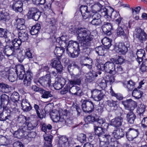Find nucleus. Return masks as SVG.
Returning <instances> with one entry per match:
<instances>
[{"instance_id": "obj_50", "label": "nucleus", "mask_w": 147, "mask_h": 147, "mask_svg": "<svg viewBox=\"0 0 147 147\" xmlns=\"http://www.w3.org/2000/svg\"><path fill=\"white\" fill-rule=\"evenodd\" d=\"M102 7V5L99 3L94 5L92 6L93 10L95 12L100 11Z\"/></svg>"}, {"instance_id": "obj_17", "label": "nucleus", "mask_w": 147, "mask_h": 147, "mask_svg": "<svg viewBox=\"0 0 147 147\" xmlns=\"http://www.w3.org/2000/svg\"><path fill=\"white\" fill-rule=\"evenodd\" d=\"M15 25L17 30L18 31L26 29V27L25 25V21L22 18H17L15 19Z\"/></svg>"}, {"instance_id": "obj_11", "label": "nucleus", "mask_w": 147, "mask_h": 147, "mask_svg": "<svg viewBox=\"0 0 147 147\" xmlns=\"http://www.w3.org/2000/svg\"><path fill=\"white\" fill-rule=\"evenodd\" d=\"M139 132L138 129L130 128L126 133V136L129 141H132L138 135Z\"/></svg>"}, {"instance_id": "obj_44", "label": "nucleus", "mask_w": 147, "mask_h": 147, "mask_svg": "<svg viewBox=\"0 0 147 147\" xmlns=\"http://www.w3.org/2000/svg\"><path fill=\"white\" fill-rule=\"evenodd\" d=\"M143 94V93L140 90L137 89V88H135L133 91L132 95L138 98H140Z\"/></svg>"}, {"instance_id": "obj_12", "label": "nucleus", "mask_w": 147, "mask_h": 147, "mask_svg": "<svg viewBox=\"0 0 147 147\" xmlns=\"http://www.w3.org/2000/svg\"><path fill=\"white\" fill-rule=\"evenodd\" d=\"M1 104V108H2L4 110H7L9 106V97L6 94H2L0 96Z\"/></svg>"}, {"instance_id": "obj_25", "label": "nucleus", "mask_w": 147, "mask_h": 147, "mask_svg": "<svg viewBox=\"0 0 147 147\" xmlns=\"http://www.w3.org/2000/svg\"><path fill=\"white\" fill-rule=\"evenodd\" d=\"M80 11L83 18L86 19L90 17V11H88L87 6H81L80 8Z\"/></svg>"}, {"instance_id": "obj_20", "label": "nucleus", "mask_w": 147, "mask_h": 147, "mask_svg": "<svg viewBox=\"0 0 147 147\" xmlns=\"http://www.w3.org/2000/svg\"><path fill=\"white\" fill-rule=\"evenodd\" d=\"M121 102L126 109L129 111H133L134 110V107L133 105L134 103V102L131 99L123 100Z\"/></svg>"}, {"instance_id": "obj_37", "label": "nucleus", "mask_w": 147, "mask_h": 147, "mask_svg": "<svg viewBox=\"0 0 147 147\" xmlns=\"http://www.w3.org/2000/svg\"><path fill=\"white\" fill-rule=\"evenodd\" d=\"M10 74V69L8 67L5 68L3 69L0 70V75L5 78H7Z\"/></svg>"}, {"instance_id": "obj_10", "label": "nucleus", "mask_w": 147, "mask_h": 147, "mask_svg": "<svg viewBox=\"0 0 147 147\" xmlns=\"http://www.w3.org/2000/svg\"><path fill=\"white\" fill-rule=\"evenodd\" d=\"M51 65L57 70L58 73H60L63 70V66L61 64L59 57L54 58L51 61Z\"/></svg>"}, {"instance_id": "obj_9", "label": "nucleus", "mask_w": 147, "mask_h": 147, "mask_svg": "<svg viewBox=\"0 0 147 147\" xmlns=\"http://www.w3.org/2000/svg\"><path fill=\"white\" fill-rule=\"evenodd\" d=\"M135 36L138 40L141 43H143L147 39V34L140 28L136 29Z\"/></svg>"}, {"instance_id": "obj_56", "label": "nucleus", "mask_w": 147, "mask_h": 147, "mask_svg": "<svg viewBox=\"0 0 147 147\" xmlns=\"http://www.w3.org/2000/svg\"><path fill=\"white\" fill-rule=\"evenodd\" d=\"M111 19H112V20L114 21V18H117L119 16V14L116 11H114V9L111 7Z\"/></svg>"}, {"instance_id": "obj_30", "label": "nucleus", "mask_w": 147, "mask_h": 147, "mask_svg": "<svg viewBox=\"0 0 147 147\" xmlns=\"http://www.w3.org/2000/svg\"><path fill=\"white\" fill-rule=\"evenodd\" d=\"M136 116L134 113L133 111H129L126 115L127 119L129 123L131 124L134 123Z\"/></svg>"}, {"instance_id": "obj_51", "label": "nucleus", "mask_w": 147, "mask_h": 147, "mask_svg": "<svg viewBox=\"0 0 147 147\" xmlns=\"http://www.w3.org/2000/svg\"><path fill=\"white\" fill-rule=\"evenodd\" d=\"M27 117L23 115H21L18 117V121L22 125H24L26 123Z\"/></svg>"}, {"instance_id": "obj_13", "label": "nucleus", "mask_w": 147, "mask_h": 147, "mask_svg": "<svg viewBox=\"0 0 147 147\" xmlns=\"http://www.w3.org/2000/svg\"><path fill=\"white\" fill-rule=\"evenodd\" d=\"M92 96L94 100L99 101L102 99L105 94L101 90L95 89L91 91Z\"/></svg>"}, {"instance_id": "obj_16", "label": "nucleus", "mask_w": 147, "mask_h": 147, "mask_svg": "<svg viewBox=\"0 0 147 147\" xmlns=\"http://www.w3.org/2000/svg\"><path fill=\"white\" fill-rule=\"evenodd\" d=\"M65 80L63 78H56L53 84V87L56 90H59L65 84Z\"/></svg>"}, {"instance_id": "obj_23", "label": "nucleus", "mask_w": 147, "mask_h": 147, "mask_svg": "<svg viewBox=\"0 0 147 147\" xmlns=\"http://www.w3.org/2000/svg\"><path fill=\"white\" fill-rule=\"evenodd\" d=\"M18 32V38L19 40L22 42L27 40L28 38V35L25 29L20 30Z\"/></svg>"}, {"instance_id": "obj_39", "label": "nucleus", "mask_w": 147, "mask_h": 147, "mask_svg": "<svg viewBox=\"0 0 147 147\" xmlns=\"http://www.w3.org/2000/svg\"><path fill=\"white\" fill-rule=\"evenodd\" d=\"M22 42L17 38H15L12 41V45H11L14 49H18L22 44Z\"/></svg>"}, {"instance_id": "obj_41", "label": "nucleus", "mask_w": 147, "mask_h": 147, "mask_svg": "<svg viewBox=\"0 0 147 147\" xmlns=\"http://www.w3.org/2000/svg\"><path fill=\"white\" fill-rule=\"evenodd\" d=\"M65 50L63 47H56L54 50V52L55 55L58 57H60L62 56L63 53L64 52Z\"/></svg>"}, {"instance_id": "obj_60", "label": "nucleus", "mask_w": 147, "mask_h": 147, "mask_svg": "<svg viewBox=\"0 0 147 147\" xmlns=\"http://www.w3.org/2000/svg\"><path fill=\"white\" fill-rule=\"evenodd\" d=\"M27 126V128L28 130L32 129L36 126L35 125H33L32 123L30 122H27L26 123Z\"/></svg>"}, {"instance_id": "obj_2", "label": "nucleus", "mask_w": 147, "mask_h": 147, "mask_svg": "<svg viewBox=\"0 0 147 147\" xmlns=\"http://www.w3.org/2000/svg\"><path fill=\"white\" fill-rule=\"evenodd\" d=\"M51 115L52 120L54 122H64L68 126H69L72 123V121L71 120L68 119L65 120L64 117L66 116L64 115H63L62 111H57L55 112H53L51 113Z\"/></svg>"}, {"instance_id": "obj_21", "label": "nucleus", "mask_w": 147, "mask_h": 147, "mask_svg": "<svg viewBox=\"0 0 147 147\" xmlns=\"http://www.w3.org/2000/svg\"><path fill=\"white\" fill-rule=\"evenodd\" d=\"M15 50L11 45H7L3 49V52L7 57L14 55Z\"/></svg>"}, {"instance_id": "obj_53", "label": "nucleus", "mask_w": 147, "mask_h": 147, "mask_svg": "<svg viewBox=\"0 0 147 147\" xmlns=\"http://www.w3.org/2000/svg\"><path fill=\"white\" fill-rule=\"evenodd\" d=\"M110 63L109 61H107L105 64L103 66L104 69L105 71L109 74L110 73Z\"/></svg>"}, {"instance_id": "obj_18", "label": "nucleus", "mask_w": 147, "mask_h": 147, "mask_svg": "<svg viewBox=\"0 0 147 147\" xmlns=\"http://www.w3.org/2000/svg\"><path fill=\"white\" fill-rule=\"evenodd\" d=\"M58 143L60 147H69L70 146L68 138L65 136L59 137Z\"/></svg>"}, {"instance_id": "obj_48", "label": "nucleus", "mask_w": 147, "mask_h": 147, "mask_svg": "<svg viewBox=\"0 0 147 147\" xmlns=\"http://www.w3.org/2000/svg\"><path fill=\"white\" fill-rule=\"evenodd\" d=\"M20 96L19 94L16 92H13L11 96V100L13 102L17 101L19 99Z\"/></svg>"}, {"instance_id": "obj_33", "label": "nucleus", "mask_w": 147, "mask_h": 147, "mask_svg": "<svg viewBox=\"0 0 147 147\" xmlns=\"http://www.w3.org/2000/svg\"><path fill=\"white\" fill-rule=\"evenodd\" d=\"M25 130V127L21 126L17 131H15V134L16 135V137L19 138L23 137L24 135Z\"/></svg>"}, {"instance_id": "obj_38", "label": "nucleus", "mask_w": 147, "mask_h": 147, "mask_svg": "<svg viewBox=\"0 0 147 147\" xmlns=\"http://www.w3.org/2000/svg\"><path fill=\"white\" fill-rule=\"evenodd\" d=\"M52 128V126L51 124H43L41 127V130L42 131L44 132L46 134H49L50 133V130Z\"/></svg>"}, {"instance_id": "obj_55", "label": "nucleus", "mask_w": 147, "mask_h": 147, "mask_svg": "<svg viewBox=\"0 0 147 147\" xmlns=\"http://www.w3.org/2000/svg\"><path fill=\"white\" fill-rule=\"evenodd\" d=\"M0 37H4L7 40V32L5 29L0 28Z\"/></svg>"}, {"instance_id": "obj_40", "label": "nucleus", "mask_w": 147, "mask_h": 147, "mask_svg": "<svg viewBox=\"0 0 147 147\" xmlns=\"http://www.w3.org/2000/svg\"><path fill=\"white\" fill-rule=\"evenodd\" d=\"M145 111V105L142 104L139 105L137 109V113L140 116H143V113Z\"/></svg>"}, {"instance_id": "obj_64", "label": "nucleus", "mask_w": 147, "mask_h": 147, "mask_svg": "<svg viewBox=\"0 0 147 147\" xmlns=\"http://www.w3.org/2000/svg\"><path fill=\"white\" fill-rule=\"evenodd\" d=\"M10 82H13L15 81L17 79V76H14L13 75L9 74L8 78Z\"/></svg>"}, {"instance_id": "obj_7", "label": "nucleus", "mask_w": 147, "mask_h": 147, "mask_svg": "<svg viewBox=\"0 0 147 147\" xmlns=\"http://www.w3.org/2000/svg\"><path fill=\"white\" fill-rule=\"evenodd\" d=\"M94 129L95 133L96 135L98 136L99 140H104L103 139L104 138L105 139H105L107 140L110 139V135L104 134L105 132L101 127L95 126Z\"/></svg>"}, {"instance_id": "obj_26", "label": "nucleus", "mask_w": 147, "mask_h": 147, "mask_svg": "<svg viewBox=\"0 0 147 147\" xmlns=\"http://www.w3.org/2000/svg\"><path fill=\"white\" fill-rule=\"evenodd\" d=\"M98 76L97 73L95 71L92 70L89 72L86 75L87 81L91 82L94 81Z\"/></svg>"}, {"instance_id": "obj_22", "label": "nucleus", "mask_w": 147, "mask_h": 147, "mask_svg": "<svg viewBox=\"0 0 147 147\" xmlns=\"http://www.w3.org/2000/svg\"><path fill=\"white\" fill-rule=\"evenodd\" d=\"M22 109L24 112H27L32 109L30 102L26 99H23L21 102Z\"/></svg>"}, {"instance_id": "obj_36", "label": "nucleus", "mask_w": 147, "mask_h": 147, "mask_svg": "<svg viewBox=\"0 0 147 147\" xmlns=\"http://www.w3.org/2000/svg\"><path fill=\"white\" fill-rule=\"evenodd\" d=\"M96 53L99 55H104L107 51L106 49L102 46H99L95 48Z\"/></svg>"}, {"instance_id": "obj_57", "label": "nucleus", "mask_w": 147, "mask_h": 147, "mask_svg": "<svg viewBox=\"0 0 147 147\" xmlns=\"http://www.w3.org/2000/svg\"><path fill=\"white\" fill-rule=\"evenodd\" d=\"M111 104L112 105H111V111H114L117 110L118 108L117 102L112 100Z\"/></svg>"}, {"instance_id": "obj_19", "label": "nucleus", "mask_w": 147, "mask_h": 147, "mask_svg": "<svg viewBox=\"0 0 147 147\" xmlns=\"http://www.w3.org/2000/svg\"><path fill=\"white\" fill-rule=\"evenodd\" d=\"M70 87L69 92L72 95L80 96L83 95V92L80 87L77 86H71Z\"/></svg>"}, {"instance_id": "obj_42", "label": "nucleus", "mask_w": 147, "mask_h": 147, "mask_svg": "<svg viewBox=\"0 0 147 147\" xmlns=\"http://www.w3.org/2000/svg\"><path fill=\"white\" fill-rule=\"evenodd\" d=\"M41 92L42 94L41 97L44 98H47L49 97L52 96V94H51V92L47 91L44 89H41Z\"/></svg>"}, {"instance_id": "obj_52", "label": "nucleus", "mask_w": 147, "mask_h": 147, "mask_svg": "<svg viewBox=\"0 0 147 147\" xmlns=\"http://www.w3.org/2000/svg\"><path fill=\"white\" fill-rule=\"evenodd\" d=\"M103 139L104 140H100V147H108L110 139L108 140H107L106 139L105 140L104 138Z\"/></svg>"}, {"instance_id": "obj_34", "label": "nucleus", "mask_w": 147, "mask_h": 147, "mask_svg": "<svg viewBox=\"0 0 147 147\" xmlns=\"http://www.w3.org/2000/svg\"><path fill=\"white\" fill-rule=\"evenodd\" d=\"M41 28V26L39 24H36L32 27L30 31V34L32 35L37 34L39 32V30Z\"/></svg>"}, {"instance_id": "obj_6", "label": "nucleus", "mask_w": 147, "mask_h": 147, "mask_svg": "<svg viewBox=\"0 0 147 147\" xmlns=\"http://www.w3.org/2000/svg\"><path fill=\"white\" fill-rule=\"evenodd\" d=\"M51 82V77L49 74L42 76L35 81V83L38 85H41L44 87L49 86Z\"/></svg>"}, {"instance_id": "obj_5", "label": "nucleus", "mask_w": 147, "mask_h": 147, "mask_svg": "<svg viewBox=\"0 0 147 147\" xmlns=\"http://www.w3.org/2000/svg\"><path fill=\"white\" fill-rule=\"evenodd\" d=\"M122 18L119 17L118 18L115 20L116 23L118 25V28L117 29V33L119 36H123L124 38L126 37V35L124 32L123 28L124 25L121 21Z\"/></svg>"}, {"instance_id": "obj_31", "label": "nucleus", "mask_w": 147, "mask_h": 147, "mask_svg": "<svg viewBox=\"0 0 147 147\" xmlns=\"http://www.w3.org/2000/svg\"><path fill=\"white\" fill-rule=\"evenodd\" d=\"M7 110H5L3 109V111L0 113V121H5L10 118V113H8Z\"/></svg>"}, {"instance_id": "obj_47", "label": "nucleus", "mask_w": 147, "mask_h": 147, "mask_svg": "<svg viewBox=\"0 0 147 147\" xmlns=\"http://www.w3.org/2000/svg\"><path fill=\"white\" fill-rule=\"evenodd\" d=\"M25 71L24 66L22 65H18L16 66L15 72L16 74Z\"/></svg>"}, {"instance_id": "obj_62", "label": "nucleus", "mask_w": 147, "mask_h": 147, "mask_svg": "<svg viewBox=\"0 0 147 147\" xmlns=\"http://www.w3.org/2000/svg\"><path fill=\"white\" fill-rule=\"evenodd\" d=\"M46 0H32L33 3L34 4L38 5L39 4H43L45 2Z\"/></svg>"}, {"instance_id": "obj_35", "label": "nucleus", "mask_w": 147, "mask_h": 147, "mask_svg": "<svg viewBox=\"0 0 147 147\" xmlns=\"http://www.w3.org/2000/svg\"><path fill=\"white\" fill-rule=\"evenodd\" d=\"M106 79L107 80L103 79L101 82H100L99 84V86L102 88L104 89L107 86V83H109L110 84V78L109 77V75H107L106 77Z\"/></svg>"}, {"instance_id": "obj_46", "label": "nucleus", "mask_w": 147, "mask_h": 147, "mask_svg": "<svg viewBox=\"0 0 147 147\" xmlns=\"http://www.w3.org/2000/svg\"><path fill=\"white\" fill-rule=\"evenodd\" d=\"M25 55L26 52L23 53L22 51H20L18 53L17 58L20 62H21L23 61L25 58Z\"/></svg>"}, {"instance_id": "obj_28", "label": "nucleus", "mask_w": 147, "mask_h": 147, "mask_svg": "<svg viewBox=\"0 0 147 147\" xmlns=\"http://www.w3.org/2000/svg\"><path fill=\"white\" fill-rule=\"evenodd\" d=\"M122 122V118L121 117H118L111 120V125L118 127L121 125Z\"/></svg>"}, {"instance_id": "obj_43", "label": "nucleus", "mask_w": 147, "mask_h": 147, "mask_svg": "<svg viewBox=\"0 0 147 147\" xmlns=\"http://www.w3.org/2000/svg\"><path fill=\"white\" fill-rule=\"evenodd\" d=\"M9 18V16L8 13L4 12L3 11H1L0 12V20L5 21L7 20H8Z\"/></svg>"}, {"instance_id": "obj_45", "label": "nucleus", "mask_w": 147, "mask_h": 147, "mask_svg": "<svg viewBox=\"0 0 147 147\" xmlns=\"http://www.w3.org/2000/svg\"><path fill=\"white\" fill-rule=\"evenodd\" d=\"M49 134H46L45 133V134L43 135V137L45 141L49 142L48 143V146L49 147L50 146H51V143L53 136L51 135H48Z\"/></svg>"}, {"instance_id": "obj_24", "label": "nucleus", "mask_w": 147, "mask_h": 147, "mask_svg": "<svg viewBox=\"0 0 147 147\" xmlns=\"http://www.w3.org/2000/svg\"><path fill=\"white\" fill-rule=\"evenodd\" d=\"M145 51L144 49H140L137 51L136 52L137 58L136 59L139 64H140V63L143 61V59L145 58Z\"/></svg>"}, {"instance_id": "obj_8", "label": "nucleus", "mask_w": 147, "mask_h": 147, "mask_svg": "<svg viewBox=\"0 0 147 147\" xmlns=\"http://www.w3.org/2000/svg\"><path fill=\"white\" fill-rule=\"evenodd\" d=\"M23 3L20 0L12 1L10 5V8L16 12H21L23 11Z\"/></svg>"}, {"instance_id": "obj_29", "label": "nucleus", "mask_w": 147, "mask_h": 147, "mask_svg": "<svg viewBox=\"0 0 147 147\" xmlns=\"http://www.w3.org/2000/svg\"><path fill=\"white\" fill-rule=\"evenodd\" d=\"M112 135L116 139H118L124 136V132L123 131L122 129L120 130L117 129L114 131Z\"/></svg>"}, {"instance_id": "obj_49", "label": "nucleus", "mask_w": 147, "mask_h": 147, "mask_svg": "<svg viewBox=\"0 0 147 147\" xmlns=\"http://www.w3.org/2000/svg\"><path fill=\"white\" fill-rule=\"evenodd\" d=\"M86 134L82 133L78 137V139L81 143H84L86 141Z\"/></svg>"}, {"instance_id": "obj_61", "label": "nucleus", "mask_w": 147, "mask_h": 147, "mask_svg": "<svg viewBox=\"0 0 147 147\" xmlns=\"http://www.w3.org/2000/svg\"><path fill=\"white\" fill-rule=\"evenodd\" d=\"M91 23L93 25L97 26L101 24V21L100 19H93Z\"/></svg>"}, {"instance_id": "obj_14", "label": "nucleus", "mask_w": 147, "mask_h": 147, "mask_svg": "<svg viewBox=\"0 0 147 147\" xmlns=\"http://www.w3.org/2000/svg\"><path fill=\"white\" fill-rule=\"evenodd\" d=\"M114 47V50L117 52L123 54H125L128 50L127 46H125L124 43L121 42L116 43Z\"/></svg>"}, {"instance_id": "obj_32", "label": "nucleus", "mask_w": 147, "mask_h": 147, "mask_svg": "<svg viewBox=\"0 0 147 147\" xmlns=\"http://www.w3.org/2000/svg\"><path fill=\"white\" fill-rule=\"evenodd\" d=\"M123 86L125 87H126L129 90H131L134 88L135 83L132 80L129 81H125L123 83Z\"/></svg>"}, {"instance_id": "obj_3", "label": "nucleus", "mask_w": 147, "mask_h": 147, "mask_svg": "<svg viewBox=\"0 0 147 147\" xmlns=\"http://www.w3.org/2000/svg\"><path fill=\"white\" fill-rule=\"evenodd\" d=\"M94 104L90 100H84L82 107L84 112L90 113L94 111Z\"/></svg>"}, {"instance_id": "obj_4", "label": "nucleus", "mask_w": 147, "mask_h": 147, "mask_svg": "<svg viewBox=\"0 0 147 147\" xmlns=\"http://www.w3.org/2000/svg\"><path fill=\"white\" fill-rule=\"evenodd\" d=\"M41 15V12L38 9L35 7L30 8L27 13V16L30 19H32L35 21H37Z\"/></svg>"}, {"instance_id": "obj_63", "label": "nucleus", "mask_w": 147, "mask_h": 147, "mask_svg": "<svg viewBox=\"0 0 147 147\" xmlns=\"http://www.w3.org/2000/svg\"><path fill=\"white\" fill-rule=\"evenodd\" d=\"M142 126L144 128H147V117H144L141 122Z\"/></svg>"}, {"instance_id": "obj_54", "label": "nucleus", "mask_w": 147, "mask_h": 147, "mask_svg": "<svg viewBox=\"0 0 147 147\" xmlns=\"http://www.w3.org/2000/svg\"><path fill=\"white\" fill-rule=\"evenodd\" d=\"M7 141L5 137L2 135H0V144L1 145L3 146H7L8 144L7 143Z\"/></svg>"}, {"instance_id": "obj_58", "label": "nucleus", "mask_w": 147, "mask_h": 147, "mask_svg": "<svg viewBox=\"0 0 147 147\" xmlns=\"http://www.w3.org/2000/svg\"><path fill=\"white\" fill-rule=\"evenodd\" d=\"M85 120L86 121H87L90 123V122H94L96 121V119L94 116L91 115H90L86 117Z\"/></svg>"}, {"instance_id": "obj_59", "label": "nucleus", "mask_w": 147, "mask_h": 147, "mask_svg": "<svg viewBox=\"0 0 147 147\" xmlns=\"http://www.w3.org/2000/svg\"><path fill=\"white\" fill-rule=\"evenodd\" d=\"M33 107L35 110L36 111L38 116L39 118H41V117L40 116V109L39 106L36 104H35L34 105Z\"/></svg>"}, {"instance_id": "obj_1", "label": "nucleus", "mask_w": 147, "mask_h": 147, "mask_svg": "<svg viewBox=\"0 0 147 147\" xmlns=\"http://www.w3.org/2000/svg\"><path fill=\"white\" fill-rule=\"evenodd\" d=\"M76 32L77 40L80 42L70 40L68 42L66 51L70 57L75 58L78 56L81 51H86L90 45L93 36L90 34L87 29L85 28H77Z\"/></svg>"}, {"instance_id": "obj_15", "label": "nucleus", "mask_w": 147, "mask_h": 147, "mask_svg": "<svg viewBox=\"0 0 147 147\" xmlns=\"http://www.w3.org/2000/svg\"><path fill=\"white\" fill-rule=\"evenodd\" d=\"M32 73L29 70L26 71L23 84L24 86L28 87L30 86L31 83V81L32 78Z\"/></svg>"}, {"instance_id": "obj_27", "label": "nucleus", "mask_w": 147, "mask_h": 147, "mask_svg": "<svg viewBox=\"0 0 147 147\" xmlns=\"http://www.w3.org/2000/svg\"><path fill=\"white\" fill-rule=\"evenodd\" d=\"M78 76V75L73 74L71 75L72 79L69 81L70 85L74 86L75 85H79L80 84L81 80L80 78L77 77Z\"/></svg>"}]
</instances>
